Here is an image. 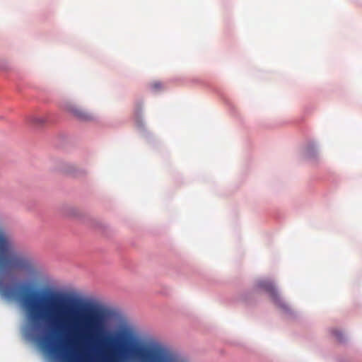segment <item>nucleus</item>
Here are the masks:
<instances>
[{
    "instance_id": "7ed1b4c3",
    "label": "nucleus",
    "mask_w": 362,
    "mask_h": 362,
    "mask_svg": "<svg viewBox=\"0 0 362 362\" xmlns=\"http://www.w3.org/2000/svg\"><path fill=\"white\" fill-rule=\"evenodd\" d=\"M259 286L269 293L274 303L279 308L286 309V305L281 300L276 288L272 281L269 280H262L259 283Z\"/></svg>"
},
{
    "instance_id": "0eeeda50",
    "label": "nucleus",
    "mask_w": 362,
    "mask_h": 362,
    "mask_svg": "<svg viewBox=\"0 0 362 362\" xmlns=\"http://www.w3.org/2000/svg\"><path fill=\"white\" fill-rule=\"evenodd\" d=\"M334 335L335 337H337V339H339V341L341 340V334L337 332H335L334 333Z\"/></svg>"
},
{
    "instance_id": "f03ea898",
    "label": "nucleus",
    "mask_w": 362,
    "mask_h": 362,
    "mask_svg": "<svg viewBox=\"0 0 362 362\" xmlns=\"http://www.w3.org/2000/svg\"><path fill=\"white\" fill-rule=\"evenodd\" d=\"M10 235L0 226V268L6 271L23 272V256L13 254Z\"/></svg>"
},
{
    "instance_id": "6e6552de",
    "label": "nucleus",
    "mask_w": 362,
    "mask_h": 362,
    "mask_svg": "<svg viewBox=\"0 0 362 362\" xmlns=\"http://www.w3.org/2000/svg\"><path fill=\"white\" fill-rule=\"evenodd\" d=\"M74 175H75V176H78V173H74Z\"/></svg>"
},
{
    "instance_id": "423d86ee",
    "label": "nucleus",
    "mask_w": 362,
    "mask_h": 362,
    "mask_svg": "<svg viewBox=\"0 0 362 362\" xmlns=\"http://www.w3.org/2000/svg\"><path fill=\"white\" fill-rule=\"evenodd\" d=\"M151 88L154 90H160L162 88V84H161V83L158 82V81L157 82H153L151 84Z\"/></svg>"
},
{
    "instance_id": "39448f33",
    "label": "nucleus",
    "mask_w": 362,
    "mask_h": 362,
    "mask_svg": "<svg viewBox=\"0 0 362 362\" xmlns=\"http://www.w3.org/2000/svg\"><path fill=\"white\" fill-rule=\"evenodd\" d=\"M30 122L34 124H41L45 122L44 118L39 116H31L29 119Z\"/></svg>"
},
{
    "instance_id": "20e7f679",
    "label": "nucleus",
    "mask_w": 362,
    "mask_h": 362,
    "mask_svg": "<svg viewBox=\"0 0 362 362\" xmlns=\"http://www.w3.org/2000/svg\"><path fill=\"white\" fill-rule=\"evenodd\" d=\"M70 111L74 116L81 120L88 121L92 119V116L89 113L80 107H72Z\"/></svg>"
},
{
    "instance_id": "f257e3e1",
    "label": "nucleus",
    "mask_w": 362,
    "mask_h": 362,
    "mask_svg": "<svg viewBox=\"0 0 362 362\" xmlns=\"http://www.w3.org/2000/svg\"><path fill=\"white\" fill-rule=\"evenodd\" d=\"M1 294L18 298L35 329L60 337L64 344L74 348V353L64 356L65 362H166V354L160 346L129 348L136 338L129 325H122L116 337L102 339L107 311L92 304H85L80 311L67 298L52 292L41 298L31 292L19 298L11 286H4Z\"/></svg>"
}]
</instances>
